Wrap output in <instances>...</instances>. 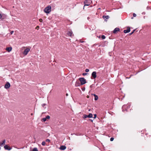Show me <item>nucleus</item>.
Returning <instances> with one entry per match:
<instances>
[{"label": "nucleus", "instance_id": "6", "mask_svg": "<svg viewBox=\"0 0 151 151\" xmlns=\"http://www.w3.org/2000/svg\"><path fill=\"white\" fill-rule=\"evenodd\" d=\"M10 86V84L9 82H7L4 86V88L6 89H8Z\"/></svg>", "mask_w": 151, "mask_h": 151}, {"label": "nucleus", "instance_id": "33", "mask_svg": "<svg viewBox=\"0 0 151 151\" xmlns=\"http://www.w3.org/2000/svg\"><path fill=\"white\" fill-rule=\"evenodd\" d=\"M94 117H93V118L95 119L96 117V114H95L94 115Z\"/></svg>", "mask_w": 151, "mask_h": 151}, {"label": "nucleus", "instance_id": "9", "mask_svg": "<svg viewBox=\"0 0 151 151\" xmlns=\"http://www.w3.org/2000/svg\"><path fill=\"white\" fill-rule=\"evenodd\" d=\"M68 35L71 37H72L73 36V32L71 31H69L68 32Z\"/></svg>", "mask_w": 151, "mask_h": 151}, {"label": "nucleus", "instance_id": "7", "mask_svg": "<svg viewBox=\"0 0 151 151\" xmlns=\"http://www.w3.org/2000/svg\"><path fill=\"white\" fill-rule=\"evenodd\" d=\"M91 76L94 79H95L96 77V72L94 71L91 74Z\"/></svg>", "mask_w": 151, "mask_h": 151}, {"label": "nucleus", "instance_id": "31", "mask_svg": "<svg viewBox=\"0 0 151 151\" xmlns=\"http://www.w3.org/2000/svg\"><path fill=\"white\" fill-rule=\"evenodd\" d=\"M133 16L134 17H136V14L134 13L133 14Z\"/></svg>", "mask_w": 151, "mask_h": 151}, {"label": "nucleus", "instance_id": "20", "mask_svg": "<svg viewBox=\"0 0 151 151\" xmlns=\"http://www.w3.org/2000/svg\"><path fill=\"white\" fill-rule=\"evenodd\" d=\"M46 143L45 141H43L42 142V145L43 146H45V145Z\"/></svg>", "mask_w": 151, "mask_h": 151}, {"label": "nucleus", "instance_id": "30", "mask_svg": "<svg viewBox=\"0 0 151 151\" xmlns=\"http://www.w3.org/2000/svg\"><path fill=\"white\" fill-rule=\"evenodd\" d=\"M42 21H43V20L42 19H39V21L40 22H42Z\"/></svg>", "mask_w": 151, "mask_h": 151}, {"label": "nucleus", "instance_id": "36", "mask_svg": "<svg viewBox=\"0 0 151 151\" xmlns=\"http://www.w3.org/2000/svg\"><path fill=\"white\" fill-rule=\"evenodd\" d=\"M66 96H68V93H66Z\"/></svg>", "mask_w": 151, "mask_h": 151}, {"label": "nucleus", "instance_id": "2", "mask_svg": "<svg viewBox=\"0 0 151 151\" xmlns=\"http://www.w3.org/2000/svg\"><path fill=\"white\" fill-rule=\"evenodd\" d=\"M79 80L81 82V85H83L86 83L85 79L83 78H79Z\"/></svg>", "mask_w": 151, "mask_h": 151}, {"label": "nucleus", "instance_id": "11", "mask_svg": "<svg viewBox=\"0 0 151 151\" xmlns=\"http://www.w3.org/2000/svg\"><path fill=\"white\" fill-rule=\"evenodd\" d=\"M61 150H64L66 148V147L65 146L62 145L59 148Z\"/></svg>", "mask_w": 151, "mask_h": 151}, {"label": "nucleus", "instance_id": "14", "mask_svg": "<svg viewBox=\"0 0 151 151\" xmlns=\"http://www.w3.org/2000/svg\"><path fill=\"white\" fill-rule=\"evenodd\" d=\"M81 85V84L78 82L76 81L75 83V86H76L77 87L78 86H80Z\"/></svg>", "mask_w": 151, "mask_h": 151}, {"label": "nucleus", "instance_id": "32", "mask_svg": "<svg viewBox=\"0 0 151 151\" xmlns=\"http://www.w3.org/2000/svg\"><path fill=\"white\" fill-rule=\"evenodd\" d=\"M87 74V73H83V76H85V75H86Z\"/></svg>", "mask_w": 151, "mask_h": 151}, {"label": "nucleus", "instance_id": "5", "mask_svg": "<svg viewBox=\"0 0 151 151\" xmlns=\"http://www.w3.org/2000/svg\"><path fill=\"white\" fill-rule=\"evenodd\" d=\"M4 147L5 150H10L12 149V148L7 145L4 146Z\"/></svg>", "mask_w": 151, "mask_h": 151}, {"label": "nucleus", "instance_id": "16", "mask_svg": "<svg viewBox=\"0 0 151 151\" xmlns=\"http://www.w3.org/2000/svg\"><path fill=\"white\" fill-rule=\"evenodd\" d=\"M95 97L94 99L96 101L98 99V97L96 95V94H94L93 95Z\"/></svg>", "mask_w": 151, "mask_h": 151}, {"label": "nucleus", "instance_id": "42", "mask_svg": "<svg viewBox=\"0 0 151 151\" xmlns=\"http://www.w3.org/2000/svg\"><path fill=\"white\" fill-rule=\"evenodd\" d=\"M91 121L92 122L93 120H91Z\"/></svg>", "mask_w": 151, "mask_h": 151}, {"label": "nucleus", "instance_id": "3", "mask_svg": "<svg viewBox=\"0 0 151 151\" xmlns=\"http://www.w3.org/2000/svg\"><path fill=\"white\" fill-rule=\"evenodd\" d=\"M30 50V48H27L23 52V54L25 55H27V54L28 52Z\"/></svg>", "mask_w": 151, "mask_h": 151}, {"label": "nucleus", "instance_id": "27", "mask_svg": "<svg viewBox=\"0 0 151 151\" xmlns=\"http://www.w3.org/2000/svg\"><path fill=\"white\" fill-rule=\"evenodd\" d=\"M85 71L86 72H88L89 71V70L88 69H86L85 70Z\"/></svg>", "mask_w": 151, "mask_h": 151}, {"label": "nucleus", "instance_id": "8", "mask_svg": "<svg viewBox=\"0 0 151 151\" xmlns=\"http://www.w3.org/2000/svg\"><path fill=\"white\" fill-rule=\"evenodd\" d=\"M130 28L129 27H128L127 28V30H124V32L125 33H128L130 32Z\"/></svg>", "mask_w": 151, "mask_h": 151}, {"label": "nucleus", "instance_id": "18", "mask_svg": "<svg viewBox=\"0 0 151 151\" xmlns=\"http://www.w3.org/2000/svg\"><path fill=\"white\" fill-rule=\"evenodd\" d=\"M32 151H38V150L36 147H35L33 149Z\"/></svg>", "mask_w": 151, "mask_h": 151}, {"label": "nucleus", "instance_id": "29", "mask_svg": "<svg viewBox=\"0 0 151 151\" xmlns=\"http://www.w3.org/2000/svg\"><path fill=\"white\" fill-rule=\"evenodd\" d=\"M46 104H43L42 105V107H44L46 105Z\"/></svg>", "mask_w": 151, "mask_h": 151}, {"label": "nucleus", "instance_id": "21", "mask_svg": "<svg viewBox=\"0 0 151 151\" xmlns=\"http://www.w3.org/2000/svg\"><path fill=\"white\" fill-rule=\"evenodd\" d=\"M90 4H84V6L83 7V9L84 10V9H85V6H89Z\"/></svg>", "mask_w": 151, "mask_h": 151}, {"label": "nucleus", "instance_id": "19", "mask_svg": "<svg viewBox=\"0 0 151 151\" xmlns=\"http://www.w3.org/2000/svg\"><path fill=\"white\" fill-rule=\"evenodd\" d=\"M88 117L87 115L86 114L84 115L83 116V118L85 119Z\"/></svg>", "mask_w": 151, "mask_h": 151}, {"label": "nucleus", "instance_id": "37", "mask_svg": "<svg viewBox=\"0 0 151 151\" xmlns=\"http://www.w3.org/2000/svg\"><path fill=\"white\" fill-rule=\"evenodd\" d=\"M39 27L38 26H37V27L36 28H38Z\"/></svg>", "mask_w": 151, "mask_h": 151}, {"label": "nucleus", "instance_id": "22", "mask_svg": "<svg viewBox=\"0 0 151 151\" xmlns=\"http://www.w3.org/2000/svg\"><path fill=\"white\" fill-rule=\"evenodd\" d=\"M45 118H46V119H49L50 118V116H48V115H47V116L46 117H45Z\"/></svg>", "mask_w": 151, "mask_h": 151}, {"label": "nucleus", "instance_id": "4", "mask_svg": "<svg viewBox=\"0 0 151 151\" xmlns=\"http://www.w3.org/2000/svg\"><path fill=\"white\" fill-rule=\"evenodd\" d=\"M120 31V29L118 28H115L114 30L113 31V33L114 34H116L118 32H119Z\"/></svg>", "mask_w": 151, "mask_h": 151}, {"label": "nucleus", "instance_id": "25", "mask_svg": "<svg viewBox=\"0 0 151 151\" xmlns=\"http://www.w3.org/2000/svg\"><path fill=\"white\" fill-rule=\"evenodd\" d=\"M50 141V140L48 139H47L46 140V142H49Z\"/></svg>", "mask_w": 151, "mask_h": 151}, {"label": "nucleus", "instance_id": "12", "mask_svg": "<svg viewBox=\"0 0 151 151\" xmlns=\"http://www.w3.org/2000/svg\"><path fill=\"white\" fill-rule=\"evenodd\" d=\"M5 142L6 140L5 139L3 140L2 142H0V146L2 147L3 146V145L5 144Z\"/></svg>", "mask_w": 151, "mask_h": 151}, {"label": "nucleus", "instance_id": "41", "mask_svg": "<svg viewBox=\"0 0 151 151\" xmlns=\"http://www.w3.org/2000/svg\"><path fill=\"white\" fill-rule=\"evenodd\" d=\"M91 121L92 122L93 120H91Z\"/></svg>", "mask_w": 151, "mask_h": 151}, {"label": "nucleus", "instance_id": "13", "mask_svg": "<svg viewBox=\"0 0 151 151\" xmlns=\"http://www.w3.org/2000/svg\"><path fill=\"white\" fill-rule=\"evenodd\" d=\"M83 3H84V4H90L91 3L90 2V1H88L87 0H85L84 1Z\"/></svg>", "mask_w": 151, "mask_h": 151}, {"label": "nucleus", "instance_id": "35", "mask_svg": "<svg viewBox=\"0 0 151 151\" xmlns=\"http://www.w3.org/2000/svg\"><path fill=\"white\" fill-rule=\"evenodd\" d=\"M86 97L87 98H88L89 97V96L88 95Z\"/></svg>", "mask_w": 151, "mask_h": 151}, {"label": "nucleus", "instance_id": "1", "mask_svg": "<svg viewBox=\"0 0 151 151\" xmlns=\"http://www.w3.org/2000/svg\"><path fill=\"white\" fill-rule=\"evenodd\" d=\"M51 11V7L49 6L46 7L44 9V12L47 14L49 13Z\"/></svg>", "mask_w": 151, "mask_h": 151}, {"label": "nucleus", "instance_id": "10", "mask_svg": "<svg viewBox=\"0 0 151 151\" xmlns=\"http://www.w3.org/2000/svg\"><path fill=\"white\" fill-rule=\"evenodd\" d=\"M12 48L11 47H7L6 48V51L9 52L11 51L12 50Z\"/></svg>", "mask_w": 151, "mask_h": 151}, {"label": "nucleus", "instance_id": "39", "mask_svg": "<svg viewBox=\"0 0 151 151\" xmlns=\"http://www.w3.org/2000/svg\"><path fill=\"white\" fill-rule=\"evenodd\" d=\"M133 17H132V18H131V19H133Z\"/></svg>", "mask_w": 151, "mask_h": 151}, {"label": "nucleus", "instance_id": "28", "mask_svg": "<svg viewBox=\"0 0 151 151\" xmlns=\"http://www.w3.org/2000/svg\"><path fill=\"white\" fill-rule=\"evenodd\" d=\"M114 138H113V137H111V138H110V141H113V140H114Z\"/></svg>", "mask_w": 151, "mask_h": 151}, {"label": "nucleus", "instance_id": "15", "mask_svg": "<svg viewBox=\"0 0 151 151\" xmlns=\"http://www.w3.org/2000/svg\"><path fill=\"white\" fill-rule=\"evenodd\" d=\"M109 17L108 15L105 16L104 15L103 16V18L104 19L105 18L106 19H108L109 18Z\"/></svg>", "mask_w": 151, "mask_h": 151}, {"label": "nucleus", "instance_id": "34", "mask_svg": "<svg viewBox=\"0 0 151 151\" xmlns=\"http://www.w3.org/2000/svg\"><path fill=\"white\" fill-rule=\"evenodd\" d=\"M14 32L13 31H12L11 32H10V34L11 35H12L13 34V33H14Z\"/></svg>", "mask_w": 151, "mask_h": 151}, {"label": "nucleus", "instance_id": "38", "mask_svg": "<svg viewBox=\"0 0 151 151\" xmlns=\"http://www.w3.org/2000/svg\"><path fill=\"white\" fill-rule=\"evenodd\" d=\"M85 88H84V89H82V90H83V91H84V90H85Z\"/></svg>", "mask_w": 151, "mask_h": 151}, {"label": "nucleus", "instance_id": "40", "mask_svg": "<svg viewBox=\"0 0 151 151\" xmlns=\"http://www.w3.org/2000/svg\"><path fill=\"white\" fill-rule=\"evenodd\" d=\"M90 111V109L89 110V111Z\"/></svg>", "mask_w": 151, "mask_h": 151}, {"label": "nucleus", "instance_id": "26", "mask_svg": "<svg viewBox=\"0 0 151 151\" xmlns=\"http://www.w3.org/2000/svg\"><path fill=\"white\" fill-rule=\"evenodd\" d=\"M135 31V30H134L131 33H129V35H132L134 32Z\"/></svg>", "mask_w": 151, "mask_h": 151}, {"label": "nucleus", "instance_id": "23", "mask_svg": "<svg viewBox=\"0 0 151 151\" xmlns=\"http://www.w3.org/2000/svg\"><path fill=\"white\" fill-rule=\"evenodd\" d=\"M46 120V118H43L42 119V120L43 122H45Z\"/></svg>", "mask_w": 151, "mask_h": 151}, {"label": "nucleus", "instance_id": "24", "mask_svg": "<svg viewBox=\"0 0 151 151\" xmlns=\"http://www.w3.org/2000/svg\"><path fill=\"white\" fill-rule=\"evenodd\" d=\"M101 38L103 39H104L105 38V37L104 35H102L101 36Z\"/></svg>", "mask_w": 151, "mask_h": 151}, {"label": "nucleus", "instance_id": "17", "mask_svg": "<svg viewBox=\"0 0 151 151\" xmlns=\"http://www.w3.org/2000/svg\"><path fill=\"white\" fill-rule=\"evenodd\" d=\"M88 117L92 118L93 117V115L92 114H90L89 115H87Z\"/></svg>", "mask_w": 151, "mask_h": 151}]
</instances>
